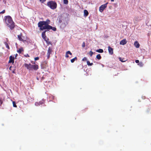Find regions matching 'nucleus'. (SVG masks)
Segmentation results:
<instances>
[{"label": "nucleus", "instance_id": "f257e3e1", "mask_svg": "<svg viewBox=\"0 0 151 151\" xmlns=\"http://www.w3.org/2000/svg\"><path fill=\"white\" fill-rule=\"evenodd\" d=\"M50 20L47 19L46 21H40L38 23V26L40 30H43L46 29L50 25Z\"/></svg>", "mask_w": 151, "mask_h": 151}, {"label": "nucleus", "instance_id": "f03ea898", "mask_svg": "<svg viewBox=\"0 0 151 151\" xmlns=\"http://www.w3.org/2000/svg\"><path fill=\"white\" fill-rule=\"evenodd\" d=\"M5 17L4 20L6 23L11 30L13 29L14 28L15 25L12 17L9 16H6Z\"/></svg>", "mask_w": 151, "mask_h": 151}, {"label": "nucleus", "instance_id": "7ed1b4c3", "mask_svg": "<svg viewBox=\"0 0 151 151\" xmlns=\"http://www.w3.org/2000/svg\"><path fill=\"white\" fill-rule=\"evenodd\" d=\"M24 65L29 71L32 70H36L39 68V66L37 65H32L30 63L29 64L24 63Z\"/></svg>", "mask_w": 151, "mask_h": 151}, {"label": "nucleus", "instance_id": "20e7f679", "mask_svg": "<svg viewBox=\"0 0 151 151\" xmlns=\"http://www.w3.org/2000/svg\"><path fill=\"white\" fill-rule=\"evenodd\" d=\"M47 5L52 9H55L57 8V4L56 3L53 1H50L47 3Z\"/></svg>", "mask_w": 151, "mask_h": 151}, {"label": "nucleus", "instance_id": "39448f33", "mask_svg": "<svg viewBox=\"0 0 151 151\" xmlns=\"http://www.w3.org/2000/svg\"><path fill=\"white\" fill-rule=\"evenodd\" d=\"M108 3H107L101 5L99 8V11L101 12H102L107 7V4Z\"/></svg>", "mask_w": 151, "mask_h": 151}, {"label": "nucleus", "instance_id": "423d86ee", "mask_svg": "<svg viewBox=\"0 0 151 151\" xmlns=\"http://www.w3.org/2000/svg\"><path fill=\"white\" fill-rule=\"evenodd\" d=\"M52 52V49L51 47H49L47 50V58L49 59L50 57V54Z\"/></svg>", "mask_w": 151, "mask_h": 151}, {"label": "nucleus", "instance_id": "0eeeda50", "mask_svg": "<svg viewBox=\"0 0 151 151\" xmlns=\"http://www.w3.org/2000/svg\"><path fill=\"white\" fill-rule=\"evenodd\" d=\"M47 31V30H45L43 32H42V38L43 39L45 40H46L48 38L46 36L45 33Z\"/></svg>", "mask_w": 151, "mask_h": 151}, {"label": "nucleus", "instance_id": "6e6552de", "mask_svg": "<svg viewBox=\"0 0 151 151\" xmlns=\"http://www.w3.org/2000/svg\"><path fill=\"white\" fill-rule=\"evenodd\" d=\"M9 63H12L13 64L14 63V57L12 55L10 56L9 57V60L8 62Z\"/></svg>", "mask_w": 151, "mask_h": 151}, {"label": "nucleus", "instance_id": "1a4fd4ad", "mask_svg": "<svg viewBox=\"0 0 151 151\" xmlns=\"http://www.w3.org/2000/svg\"><path fill=\"white\" fill-rule=\"evenodd\" d=\"M51 29L54 31L56 30V28L55 27H52L50 25L47 28H46L45 29L49 30Z\"/></svg>", "mask_w": 151, "mask_h": 151}, {"label": "nucleus", "instance_id": "9d476101", "mask_svg": "<svg viewBox=\"0 0 151 151\" xmlns=\"http://www.w3.org/2000/svg\"><path fill=\"white\" fill-rule=\"evenodd\" d=\"M127 41L126 39H124L122 40L120 42V44L122 45H124L127 43Z\"/></svg>", "mask_w": 151, "mask_h": 151}, {"label": "nucleus", "instance_id": "9b49d317", "mask_svg": "<svg viewBox=\"0 0 151 151\" xmlns=\"http://www.w3.org/2000/svg\"><path fill=\"white\" fill-rule=\"evenodd\" d=\"M108 50L109 53L110 54L112 55L113 54V49L110 47L109 46L108 47Z\"/></svg>", "mask_w": 151, "mask_h": 151}, {"label": "nucleus", "instance_id": "f8f14e48", "mask_svg": "<svg viewBox=\"0 0 151 151\" xmlns=\"http://www.w3.org/2000/svg\"><path fill=\"white\" fill-rule=\"evenodd\" d=\"M134 45L137 48H138L139 47L140 45L138 42L137 41H135L134 42Z\"/></svg>", "mask_w": 151, "mask_h": 151}, {"label": "nucleus", "instance_id": "ddd939ff", "mask_svg": "<svg viewBox=\"0 0 151 151\" xmlns=\"http://www.w3.org/2000/svg\"><path fill=\"white\" fill-rule=\"evenodd\" d=\"M68 54H69L70 55H72V53L69 51H67L65 55V57L67 58L69 57V56L68 55Z\"/></svg>", "mask_w": 151, "mask_h": 151}, {"label": "nucleus", "instance_id": "4468645a", "mask_svg": "<svg viewBox=\"0 0 151 151\" xmlns=\"http://www.w3.org/2000/svg\"><path fill=\"white\" fill-rule=\"evenodd\" d=\"M88 11L86 9L84 10V16L86 17L88 16Z\"/></svg>", "mask_w": 151, "mask_h": 151}, {"label": "nucleus", "instance_id": "2eb2a0df", "mask_svg": "<svg viewBox=\"0 0 151 151\" xmlns=\"http://www.w3.org/2000/svg\"><path fill=\"white\" fill-rule=\"evenodd\" d=\"M68 22L67 21H66L65 22H63L61 26L63 27H65L68 24Z\"/></svg>", "mask_w": 151, "mask_h": 151}, {"label": "nucleus", "instance_id": "dca6fc26", "mask_svg": "<svg viewBox=\"0 0 151 151\" xmlns=\"http://www.w3.org/2000/svg\"><path fill=\"white\" fill-rule=\"evenodd\" d=\"M45 41L46 42L47 45H51V43L49 41V39L48 38H47Z\"/></svg>", "mask_w": 151, "mask_h": 151}, {"label": "nucleus", "instance_id": "f3484780", "mask_svg": "<svg viewBox=\"0 0 151 151\" xmlns=\"http://www.w3.org/2000/svg\"><path fill=\"white\" fill-rule=\"evenodd\" d=\"M24 51V50H23V49L22 48H19L18 50H17V52L20 54L21 53V52H22V51Z\"/></svg>", "mask_w": 151, "mask_h": 151}, {"label": "nucleus", "instance_id": "a211bd4d", "mask_svg": "<svg viewBox=\"0 0 151 151\" xmlns=\"http://www.w3.org/2000/svg\"><path fill=\"white\" fill-rule=\"evenodd\" d=\"M119 60L122 62H124L126 61V60H125L124 58H122L119 57Z\"/></svg>", "mask_w": 151, "mask_h": 151}, {"label": "nucleus", "instance_id": "6ab92c4d", "mask_svg": "<svg viewBox=\"0 0 151 151\" xmlns=\"http://www.w3.org/2000/svg\"><path fill=\"white\" fill-rule=\"evenodd\" d=\"M96 51L99 53H102L104 52L103 50L101 49L97 50Z\"/></svg>", "mask_w": 151, "mask_h": 151}, {"label": "nucleus", "instance_id": "aec40b11", "mask_svg": "<svg viewBox=\"0 0 151 151\" xmlns=\"http://www.w3.org/2000/svg\"><path fill=\"white\" fill-rule=\"evenodd\" d=\"M96 58L98 60H100L101 59V56L100 54L97 55L96 56Z\"/></svg>", "mask_w": 151, "mask_h": 151}, {"label": "nucleus", "instance_id": "412c9836", "mask_svg": "<svg viewBox=\"0 0 151 151\" xmlns=\"http://www.w3.org/2000/svg\"><path fill=\"white\" fill-rule=\"evenodd\" d=\"M18 37L19 40H20V41H23V40L22 39L21 37V35H18Z\"/></svg>", "mask_w": 151, "mask_h": 151}, {"label": "nucleus", "instance_id": "4be33fe9", "mask_svg": "<svg viewBox=\"0 0 151 151\" xmlns=\"http://www.w3.org/2000/svg\"><path fill=\"white\" fill-rule=\"evenodd\" d=\"M77 60V58L76 57H75L74 58H73V59L71 60H70L71 62L72 63H73L74 62V61L75 60Z\"/></svg>", "mask_w": 151, "mask_h": 151}, {"label": "nucleus", "instance_id": "5701e85b", "mask_svg": "<svg viewBox=\"0 0 151 151\" xmlns=\"http://www.w3.org/2000/svg\"><path fill=\"white\" fill-rule=\"evenodd\" d=\"M87 65L88 66H91L93 64V63H90L89 61H87Z\"/></svg>", "mask_w": 151, "mask_h": 151}, {"label": "nucleus", "instance_id": "b1692460", "mask_svg": "<svg viewBox=\"0 0 151 151\" xmlns=\"http://www.w3.org/2000/svg\"><path fill=\"white\" fill-rule=\"evenodd\" d=\"M39 104L40 105H41L42 104H43L44 103V101L42 100V101H40L39 102H38Z\"/></svg>", "mask_w": 151, "mask_h": 151}, {"label": "nucleus", "instance_id": "393cba45", "mask_svg": "<svg viewBox=\"0 0 151 151\" xmlns=\"http://www.w3.org/2000/svg\"><path fill=\"white\" fill-rule=\"evenodd\" d=\"M68 0H63V3L64 4H68Z\"/></svg>", "mask_w": 151, "mask_h": 151}, {"label": "nucleus", "instance_id": "a878e982", "mask_svg": "<svg viewBox=\"0 0 151 151\" xmlns=\"http://www.w3.org/2000/svg\"><path fill=\"white\" fill-rule=\"evenodd\" d=\"M138 65L139 66H140V67H142L143 66V63L142 62H140V63H139V64H138Z\"/></svg>", "mask_w": 151, "mask_h": 151}, {"label": "nucleus", "instance_id": "bb28decb", "mask_svg": "<svg viewBox=\"0 0 151 151\" xmlns=\"http://www.w3.org/2000/svg\"><path fill=\"white\" fill-rule=\"evenodd\" d=\"M12 103H13V106L14 107H17V106L16 105V103L15 101H13Z\"/></svg>", "mask_w": 151, "mask_h": 151}, {"label": "nucleus", "instance_id": "cd10ccee", "mask_svg": "<svg viewBox=\"0 0 151 151\" xmlns=\"http://www.w3.org/2000/svg\"><path fill=\"white\" fill-rule=\"evenodd\" d=\"M89 54L90 56L91 57L93 55V52L91 51H90L89 52Z\"/></svg>", "mask_w": 151, "mask_h": 151}, {"label": "nucleus", "instance_id": "c85d7f7f", "mask_svg": "<svg viewBox=\"0 0 151 151\" xmlns=\"http://www.w3.org/2000/svg\"><path fill=\"white\" fill-rule=\"evenodd\" d=\"M3 103V101L1 99L0 100V106H1V105Z\"/></svg>", "mask_w": 151, "mask_h": 151}, {"label": "nucleus", "instance_id": "c756f323", "mask_svg": "<svg viewBox=\"0 0 151 151\" xmlns=\"http://www.w3.org/2000/svg\"><path fill=\"white\" fill-rule=\"evenodd\" d=\"M35 106H38L40 105L38 102H36L35 103Z\"/></svg>", "mask_w": 151, "mask_h": 151}, {"label": "nucleus", "instance_id": "7c9ffc66", "mask_svg": "<svg viewBox=\"0 0 151 151\" xmlns=\"http://www.w3.org/2000/svg\"><path fill=\"white\" fill-rule=\"evenodd\" d=\"M6 47L8 49H9V45H8V44L6 43Z\"/></svg>", "mask_w": 151, "mask_h": 151}, {"label": "nucleus", "instance_id": "2f4dec72", "mask_svg": "<svg viewBox=\"0 0 151 151\" xmlns=\"http://www.w3.org/2000/svg\"><path fill=\"white\" fill-rule=\"evenodd\" d=\"M87 60V59L86 57H84L82 60L83 61H86Z\"/></svg>", "mask_w": 151, "mask_h": 151}, {"label": "nucleus", "instance_id": "473e14b6", "mask_svg": "<svg viewBox=\"0 0 151 151\" xmlns=\"http://www.w3.org/2000/svg\"><path fill=\"white\" fill-rule=\"evenodd\" d=\"M5 10H3L2 12H0V14H4L5 13Z\"/></svg>", "mask_w": 151, "mask_h": 151}, {"label": "nucleus", "instance_id": "72a5a7b5", "mask_svg": "<svg viewBox=\"0 0 151 151\" xmlns=\"http://www.w3.org/2000/svg\"><path fill=\"white\" fill-rule=\"evenodd\" d=\"M82 47H85V43L84 42H83L82 45Z\"/></svg>", "mask_w": 151, "mask_h": 151}, {"label": "nucleus", "instance_id": "f704fd0d", "mask_svg": "<svg viewBox=\"0 0 151 151\" xmlns=\"http://www.w3.org/2000/svg\"><path fill=\"white\" fill-rule=\"evenodd\" d=\"M39 59V57H36L35 58V61Z\"/></svg>", "mask_w": 151, "mask_h": 151}, {"label": "nucleus", "instance_id": "c9c22d12", "mask_svg": "<svg viewBox=\"0 0 151 151\" xmlns=\"http://www.w3.org/2000/svg\"><path fill=\"white\" fill-rule=\"evenodd\" d=\"M40 1H41L42 3H43L45 2L46 0H40Z\"/></svg>", "mask_w": 151, "mask_h": 151}, {"label": "nucleus", "instance_id": "e433bc0d", "mask_svg": "<svg viewBox=\"0 0 151 151\" xmlns=\"http://www.w3.org/2000/svg\"><path fill=\"white\" fill-rule=\"evenodd\" d=\"M62 22V20H61V19H60V18L59 19V23H61V22Z\"/></svg>", "mask_w": 151, "mask_h": 151}, {"label": "nucleus", "instance_id": "4c0bfd02", "mask_svg": "<svg viewBox=\"0 0 151 151\" xmlns=\"http://www.w3.org/2000/svg\"><path fill=\"white\" fill-rule=\"evenodd\" d=\"M135 62L136 63H139V61L138 60H136L135 61Z\"/></svg>", "mask_w": 151, "mask_h": 151}, {"label": "nucleus", "instance_id": "58836bf2", "mask_svg": "<svg viewBox=\"0 0 151 151\" xmlns=\"http://www.w3.org/2000/svg\"><path fill=\"white\" fill-rule=\"evenodd\" d=\"M25 56L26 57H29V55H28V54H27V55H25Z\"/></svg>", "mask_w": 151, "mask_h": 151}, {"label": "nucleus", "instance_id": "ea45409f", "mask_svg": "<svg viewBox=\"0 0 151 151\" xmlns=\"http://www.w3.org/2000/svg\"><path fill=\"white\" fill-rule=\"evenodd\" d=\"M12 68V66H10V67H9V70H12V69H11Z\"/></svg>", "mask_w": 151, "mask_h": 151}, {"label": "nucleus", "instance_id": "a19ab883", "mask_svg": "<svg viewBox=\"0 0 151 151\" xmlns=\"http://www.w3.org/2000/svg\"><path fill=\"white\" fill-rule=\"evenodd\" d=\"M111 1L112 2H113L114 1V0H111Z\"/></svg>", "mask_w": 151, "mask_h": 151}, {"label": "nucleus", "instance_id": "79ce46f5", "mask_svg": "<svg viewBox=\"0 0 151 151\" xmlns=\"http://www.w3.org/2000/svg\"><path fill=\"white\" fill-rule=\"evenodd\" d=\"M33 64H35V63H33Z\"/></svg>", "mask_w": 151, "mask_h": 151}, {"label": "nucleus", "instance_id": "37998d69", "mask_svg": "<svg viewBox=\"0 0 151 151\" xmlns=\"http://www.w3.org/2000/svg\"><path fill=\"white\" fill-rule=\"evenodd\" d=\"M13 73H14V71H13Z\"/></svg>", "mask_w": 151, "mask_h": 151}, {"label": "nucleus", "instance_id": "c03bdc74", "mask_svg": "<svg viewBox=\"0 0 151 151\" xmlns=\"http://www.w3.org/2000/svg\"><path fill=\"white\" fill-rule=\"evenodd\" d=\"M1 99H0V100H1Z\"/></svg>", "mask_w": 151, "mask_h": 151}]
</instances>
